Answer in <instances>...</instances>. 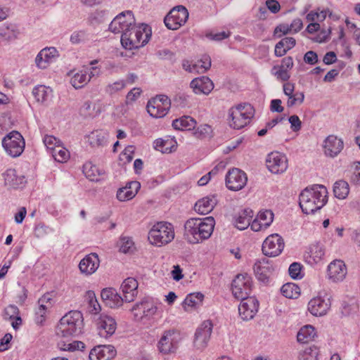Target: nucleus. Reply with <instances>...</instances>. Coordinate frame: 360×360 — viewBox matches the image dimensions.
<instances>
[{
    "instance_id": "nucleus-1",
    "label": "nucleus",
    "mask_w": 360,
    "mask_h": 360,
    "mask_svg": "<svg viewBox=\"0 0 360 360\" xmlns=\"http://www.w3.org/2000/svg\"><path fill=\"white\" fill-rule=\"evenodd\" d=\"M151 37L150 28L146 24H132L121 36V44L125 49H138L145 46Z\"/></svg>"
},
{
    "instance_id": "nucleus-2",
    "label": "nucleus",
    "mask_w": 360,
    "mask_h": 360,
    "mask_svg": "<svg viewBox=\"0 0 360 360\" xmlns=\"http://www.w3.org/2000/svg\"><path fill=\"white\" fill-rule=\"evenodd\" d=\"M83 327L84 319L81 311H70L60 319L56 333L63 337H76L82 333Z\"/></svg>"
},
{
    "instance_id": "nucleus-3",
    "label": "nucleus",
    "mask_w": 360,
    "mask_h": 360,
    "mask_svg": "<svg viewBox=\"0 0 360 360\" xmlns=\"http://www.w3.org/2000/svg\"><path fill=\"white\" fill-rule=\"evenodd\" d=\"M174 238L173 226L168 222H158L153 226L148 233V240L150 243L159 247L169 243Z\"/></svg>"
},
{
    "instance_id": "nucleus-4",
    "label": "nucleus",
    "mask_w": 360,
    "mask_h": 360,
    "mask_svg": "<svg viewBox=\"0 0 360 360\" xmlns=\"http://www.w3.org/2000/svg\"><path fill=\"white\" fill-rule=\"evenodd\" d=\"M25 145L22 136L17 131H12L2 139V146L6 153L13 158H17L22 153Z\"/></svg>"
},
{
    "instance_id": "nucleus-5",
    "label": "nucleus",
    "mask_w": 360,
    "mask_h": 360,
    "mask_svg": "<svg viewBox=\"0 0 360 360\" xmlns=\"http://www.w3.org/2000/svg\"><path fill=\"white\" fill-rule=\"evenodd\" d=\"M188 11L184 6L174 7L164 18L165 26L172 30H178L188 18Z\"/></svg>"
},
{
    "instance_id": "nucleus-6",
    "label": "nucleus",
    "mask_w": 360,
    "mask_h": 360,
    "mask_svg": "<svg viewBox=\"0 0 360 360\" xmlns=\"http://www.w3.org/2000/svg\"><path fill=\"white\" fill-rule=\"evenodd\" d=\"M135 18L131 11H125L118 14L109 25V30L115 34L127 31L134 24Z\"/></svg>"
},
{
    "instance_id": "nucleus-7",
    "label": "nucleus",
    "mask_w": 360,
    "mask_h": 360,
    "mask_svg": "<svg viewBox=\"0 0 360 360\" xmlns=\"http://www.w3.org/2000/svg\"><path fill=\"white\" fill-rule=\"evenodd\" d=\"M250 277L248 274L237 275L231 283L232 293L237 299L247 298L250 293Z\"/></svg>"
},
{
    "instance_id": "nucleus-8",
    "label": "nucleus",
    "mask_w": 360,
    "mask_h": 360,
    "mask_svg": "<svg viewBox=\"0 0 360 360\" xmlns=\"http://www.w3.org/2000/svg\"><path fill=\"white\" fill-rule=\"evenodd\" d=\"M285 246L283 238L278 233L269 236L262 244V252L268 257L279 255Z\"/></svg>"
},
{
    "instance_id": "nucleus-9",
    "label": "nucleus",
    "mask_w": 360,
    "mask_h": 360,
    "mask_svg": "<svg viewBox=\"0 0 360 360\" xmlns=\"http://www.w3.org/2000/svg\"><path fill=\"white\" fill-rule=\"evenodd\" d=\"M178 334L174 330L165 331L158 343V348L162 354H174L178 348Z\"/></svg>"
},
{
    "instance_id": "nucleus-10",
    "label": "nucleus",
    "mask_w": 360,
    "mask_h": 360,
    "mask_svg": "<svg viewBox=\"0 0 360 360\" xmlns=\"http://www.w3.org/2000/svg\"><path fill=\"white\" fill-rule=\"evenodd\" d=\"M247 181L246 174L238 168L229 170L225 178L226 187L234 191L242 189L246 185Z\"/></svg>"
},
{
    "instance_id": "nucleus-11",
    "label": "nucleus",
    "mask_w": 360,
    "mask_h": 360,
    "mask_svg": "<svg viewBox=\"0 0 360 360\" xmlns=\"http://www.w3.org/2000/svg\"><path fill=\"white\" fill-rule=\"evenodd\" d=\"M213 325L209 320L205 321L196 329L193 344L198 349H202L207 347L210 338Z\"/></svg>"
},
{
    "instance_id": "nucleus-12",
    "label": "nucleus",
    "mask_w": 360,
    "mask_h": 360,
    "mask_svg": "<svg viewBox=\"0 0 360 360\" xmlns=\"http://www.w3.org/2000/svg\"><path fill=\"white\" fill-rule=\"evenodd\" d=\"M266 167L274 174L284 172L288 168V159L286 156L278 152L270 153L266 160Z\"/></svg>"
},
{
    "instance_id": "nucleus-13",
    "label": "nucleus",
    "mask_w": 360,
    "mask_h": 360,
    "mask_svg": "<svg viewBox=\"0 0 360 360\" xmlns=\"http://www.w3.org/2000/svg\"><path fill=\"white\" fill-rule=\"evenodd\" d=\"M96 324L99 335L106 338L112 335L117 328L115 320L106 314H101L96 321Z\"/></svg>"
},
{
    "instance_id": "nucleus-14",
    "label": "nucleus",
    "mask_w": 360,
    "mask_h": 360,
    "mask_svg": "<svg viewBox=\"0 0 360 360\" xmlns=\"http://www.w3.org/2000/svg\"><path fill=\"white\" fill-rule=\"evenodd\" d=\"M299 205L302 212L306 214H314L317 210H321V206L318 205L316 200L309 191L308 187L304 188L300 194Z\"/></svg>"
},
{
    "instance_id": "nucleus-15",
    "label": "nucleus",
    "mask_w": 360,
    "mask_h": 360,
    "mask_svg": "<svg viewBox=\"0 0 360 360\" xmlns=\"http://www.w3.org/2000/svg\"><path fill=\"white\" fill-rule=\"evenodd\" d=\"M259 302L252 297L241 300L238 307V312L241 319L245 321L252 319L258 311Z\"/></svg>"
},
{
    "instance_id": "nucleus-16",
    "label": "nucleus",
    "mask_w": 360,
    "mask_h": 360,
    "mask_svg": "<svg viewBox=\"0 0 360 360\" xmlns=\"http://www.w3.org/2000/svg\"><path fill=\"white\" fill-rule=\"evenodd\" d=\"M101 297L105 306L115 309L122 305L124 297H122L116 289L105 288L101 290Z\"/></svg>"
},
{
    "instance_id": "nucleus-17",
    "label": "nucleus",
    "mask_w": 360,
    "mask_h": 360,
    "mask_svg": "<svg viewBox=\"0 0 360 360\" xmlns=\"http://www.w3.org/2000/svg\"><path fill=\"white\" fill-rule=\"evenodd\" d=\"M200 226L197 218H191L186 221L184 224V237L188 243L195 244L202 240L201 235L198 232Z\"/></svg>"
},
{
    "instance_id": "nucleus-18",
    "label": "nucleus",
    "mask_w": 360,
    "mask_h": 360,
    "mask_svg": "<svg viewBox=\"0 0 360 360\" xmlns=\"http://www.w3.org/2000/svg\"><path fill=\"white\" fill-rule=\"evenodd\" d=\"M58 57V51L55 47H46L37 55L35 63L39 68L45 69Z\"/></svg>"
},
{
    "instance_id": "nucleus-19",
    "label": "nucleus",
    "mask_w": 360,
    "mask_h": 360,
    "mask_svg": "<svg viewBox=\"0 0 360 360\" xmlns=\"http://www.w3.org/2000/svg\"><path fill=\"white\" fill-rule=\"evenodd\" d=\"M253 269L257 278L264 283L269 282V276L274 271L273 266L266 258L257 261L254 264Z\"/></svg>"
},
{
    "instance_id": "nucleus-20",
    "label": "nucleus",
    "mask_w": 360,
    "mask_h": 360,
    "mask_svg": "<svg viewBox=\"0 0 360 360\" xmlns=\"http://www.w3.org/2000/svg\"><path fill=\"white\" fill-rule=\"evenodd\" d=\"M131 311H135L136 318L150 319L156 313L157 307L152 302L143 300L134 304Z\"/></svg>"
},
{
    "instance_id": "nucleus-21",
    "label": "nucleus",
    "mask_w": 360,
    "mask_h": 360,
    "mask_svg": "<svg viewBox=\"0 0 360 360\" xmlns=\"http://www.w3.org/2000/svg\"><path fill=\"white\" fill-rule=\"evenodd\" d=\"M116 355L112 345H98L94 347L89 354V360H111Z\"/></svg>"
},
{
    "instance_id": "nucleus-22",
    "label": "nucleus",
    "mask_w": 360,
    "mask_h": 360,
    "mask_svg": "<svg viewBox=\"0 0 360 360\" xmlns=\"http://www.w3.org/2000/svg\"><path fill=\"white\" fill-rule=\"evenodd\" d=\"M190 87L196 94H209L214 88L212 81L206 76L193 79L190 83Z\"/></svg>"
},
{
    "instance_id": "nucleus-23",
    "label": "nucleus",
    "mask_w": 360,
    "mask_h": 360,
    "mask_svg": "<svg viewBox=\"0 0 360 360\" xmlns=\"http://www.w3.org/2000/svg\"><path fill=\"white\" fill-rule=\"evenodd\" d=\"M99 263L98 255L96 253H91L80 261L79 268L82 274L91 275L97 270Z\"/></svg>"
},
{
    "instance_id": "nucleus-24",
    "label": "nucleus",
    "mask_w": 360,
    "mask_h": 360,
    "mask_svg": "<svg viewBox=\"0 0 360 360\" xmlns=\"http://www.w3.org/2000/svg\"><path fill=\"white\" fill-rule=\"evenodd\" d=\"M343 141L336 136L329 135L324 141L325 154L334 158L337 156L343 148Z\"/></svg>"
},
{
    "instance_id": "nucleus-25",
    "label": "nucleus",
    "mask_w": 360,
    "mask_h": 360,
    "mask_svg": "<svg viewBox=\"0 0 360 360\" xmlns=\"http://www.w3.org/2000/svg\"><path fill=\"white\" fill-rule=\"evenodd\" d=\"M4 184L10 188L18 189L22 188L26 184L24 175H18L14 169H8L4 174Z\"/></svg>"
},
{
    "instance_id": "nucleus-26",
    "label": "nucleus",
    "mask_w": 360,
    "mask_h": 360,
    "mask_svg": "<svg viewBox=\"0 0 360 360\" xmlns=\"http://www.w3.org/2000/svg\"><path fill=\"white\" fill-rule=\"evenodd\" d=\"M330 307V302H326L320 297L311 299L308 303L309 311L315 316H324L326 314Z\"/></svg>"
},
{
    "instance_id": "nucleus-27",
    "label": "nucleus",
    "mask_w": 360,
    "mask_h": 360,
    "mask_svg": "<svg viewBox=\"0 0 360 360\" xmlns=\"http://www.w3.org/2000/svg\"><path fill=\"white\" fill-rule=\"evenodd\" d=\"M138 281L132 277L126 278L121 285V288L124 297V302H131L134 301L137 295Z\"/></svg>"
},
{
    "instance_id": "nucleus-28",
    "label": "nucleus",
    "mask_w": 360,
    "mask_h": 360,
    "mask_svg": "<svg viewBox=\"0 0 360 360\" xmlns=\"http://www.w3.org/2000/svg\"><path fill=\"white\" fill-rule=\"evenodd\" d=\"M346 274L345 264L341 260H334L328 266V275L334 281H342Z\"/></svg>"
},
{
    "instance_id": "nucleus-29",
    "label": "nucleus",
    "mask_w": 360,
    "mask_h": 360,
    "mask_svg": "<svg viewBox=\"0 0 360 360\" xmlns=\"http://www.w3.org/2000/svg\"><path fill=\"white\" fill-rule=\"evenodd\" d=\"M217 203L216 195L207 196L198 200L195 204L194 209L198 213L205 215L210 213L214 208Z\"/></svg>"
},
{
    "instance_id": "nucleus-30",
    "label": "nucleus",
    "mask_w": 360,
    "mask_h": 360,
    "mask_svg": "<svg viewBox=\"0 0 360 360\" xmlns=\"http://www.w3.org/2000/svg\"><path fill=\"white\" fill-rule=\"evenodd\" d=\"M146 108L148 114L155 118L165 117L170 109V108H167V106L160 104L157 99L153 98L148 101Z\"/></svg>"
},
{
    "instance_id": "nucleus-31",
    "label": "nucleus",
    "mask_w": 360,
    "mask_h": 360,
    "mask_svg": "<svg viewBox=\"0 0 360 360\" xmlns=\"http://www.w3.org/2000/svg\"><path fill=\"white\" fill-rule=\"evenodd\" d=\"M253 217V211L250 208H245L234 217L235 226L239 230H245L250 225Z\"/></svg>"
},
{
    "instance_id": "nucleus-32",
    "label": "nucleus",
    "mask_w": 360,
    "mask_h": 360,
    "mask_svg": "<svg viewBox=\"0 0 360 360\" xmlns=\"http://www.w3.org/2000/svg\"><path fill=\"white\" fill-rule=\"evenodd\" d=\"M156 150L162 153H171L176 150L177 143L174 139H157L153 142Z\"/></svg>"
},
{
    "instance_id": "nucleus-33",
    "label": "nucleus",
    "mask_w": 360,
    "mask_h": 360,
    "mask_svg": "<svg viewBox=\"0 0 360 360\" xmlns=\"http://www.w3.org/2000/svg\"><path fill=\"white\" fill-rule=\"evenodd\" d=\"M309 191L311 193L313 198L316 200L318 205L321 206V209L328 202V191L324 186L315 184L312 186L311 188H309Z\"/></svg>"
},
{
    "instance_id": "nucleus-34",
    "label": "nucleus",
    "mask_w": 360,
    "mask_h": 360,
    "mask_svg": "<svg viewBox=\"0 0 360 360\" xmlns=\"http://www.w3.org/2000/svg\"><path fill=\"white\" fill-rule=\"evenodd\" d=\"M296 44L295 38L289 37L283 38L275 46L274 53L277 57H282Z\"/></svg>"
},
{
    "instance_id": "nucleus-35",
    "label": "nucleus",
    "mask_w": 360,
    "mask_h": 360,
    "mask_svg": "<svg viewBox=\"0 0 360 360\" xmlns=\"http://www.w3.org/2000/svg\"><path fill=\"white\" fill-rule=\"evenodd\" d=\"M198 222L200 226L198 228L199 234L201 235L202 239L205 240L210 237L212 235L215 221L212 217H207L204 218L203 219H198Z\"/></svg>"
},
{
    "instance_id": "nucleus-36",
    "label": "nucleus",
    "mask_w": 360,
    "mask_h": 360,
    "mask_svg": "<svg viewBox=\"0 0 360 360\" xmlns=\"http://www.w3.org/2000/svg\"><path fill=\"white\" fill-rule=\"evenodd\" d=\"M195 125V120L190 116H183L172 122V127L176 130L190 131L194 129Z\"/></svg>"
},
{
    "instance_id": "nucleus-37",
    "label": "nucleus",
    "mask_w": 360,
    "mask_h": 360,
    "mask_svg": "<svg viewBox=\"0 0 360 360\" xmlns=\"http://www.w3.org/2000/svg\"><path fill=\"white\" fill-rule=\"evenodd\" d=\"M204 295L201 292H192L187 295L182 303L184 309L187 311L186 307L195 308L202 304Z\"/></svg>"
},
{
    "instance_id": "nucleus-38",
    "label": "nucleus",
    "mask_w": 360,
    "mask_h": 360,
    "mask_svg": "<svg viewBox=\"0 0 360 360\" xmlns=\"http://www.w3.org/2000/svg\"><path fill=\"white\" fill-rule=\"evenodd\" d=\"M333 193L335 197L338 199H345L349 193V186L344 180L337 181L334 184Z\"/></svg>"
},
{
    "instance_id": "nucleus-39",
    "label": "nucleus",
    "mask_w": 360,
    "mask_h": 360,
    "mask_svg": "<svg viewBox=\"0 0 360 360\" xmlns=\"http://www.w3.org/2000/svg\"><path fill=\"white\" fill-rule=\"evenodd\" d=\"M315 336V328L311 325H307L300 330L297 338L300 342H307L314 340Z\"/></svg>"
},
{
    "instance_id": "nucleus-40",
    "label": "nucleus",
    "mask_w": 360,
    "mask_h": 360,
    "mask_svg": "<svg viewBox=\"0 0 360 360\" xmlns=\"http://www.w3.org/2000/svg\"><path fill=\"white\" fill-rule=\"evenodd\" d=\"M229 111H233L239 116H246V117H253L255 115V109L250 103H240L236 108H231Z\"/></svg>"
},
{
    "instance_id": "nucleus-41",
    "label": "nucleus",
    "mask_w": 360,
    "mask_h": 360,
    "mask_svg": "<svg viewBox=\"0 0 360 360\" xmlns=\"http://www.w3.org/2000/svg\"><path fill=\"white\" fill-rule=\"evenodd\" d=\"M281 292L284 297L290 299L297 298L300 293V288L292 283L283 285L281 288Z\"/></svg>"
},
{
    "instance_id": "nucleus-42",
    "label": "nucleus",
    "mask_w": 360,
    "mask_h": 360,
    "mask_svg": "<svg viewBox=\"0 0 360 360\" xmlns=\"http://www.w3.org/2000/svg\"><path fill=\"white\" fill-rule=\"evenodd\" d=\"M229 115L232 121V122L230 123V127L237 129L244 127L249 122V120L252 118L246 117V116H239L238 115H236L233 111H229Z\"/></svg>"
},
{
    "instance_id": "nucleus-43",
    "label": "nucleus",
    "mask_w": 360,
    "mask_h": 360,
    "mask_svg": "<svg viewBox=\"0 0 360 360\" xmlns=\"http://www.w3.org/2000/svg\"><path fill=\"white\" fill-rule=\"evenodd\" d=\"M16 27L15 25H3L0 27V37L6 40L11 41L16 38Z\"/></svg>"
},
{
    "instance_id": "nucleus-44",
    "label": "nucleus",
    "mask_w": 360,
    "mask_h": 360,
    "mask_svg": "<svg viewBox=\"0 0 360 360\" xmlns=\"http://www.w3.org/2000/svg\"><path fill=\"white\" fill-rule=\"evenodd\" d=\"M91 77V75L87 76L86 72L76 73L71 78L70 82L75 89H80L89 82Z\"/></svg>"
},
{
    "instance_id": "nucleus-45",
    "label": "nucleus",
    "mask_w": 360,
    "mask_h": 360,
    "mask_svg": "<svg viewBox=\"0 0 360 360\" xmlns=\"http://www.w3.org/2000/svg\"><path fill=\"white\" fill-rule=\"evenodd\" d=\"M48 90L49 89L46 88L45 86L40 85L38 86H35L32 90V94L34 96L35 99L38 102H44L46 101L48 97Z\"/></svg>"
},
{
    "instance_id": "nucleus-46",
    "label": "nucleus",
    "mask_w": 360,
    "mask_h": 360,
    "mask_svg": "<svg viewBox=\"0 0 360 360\" xmlns=\"http://www.w3.org/2000/svg\"><path fill=\"white\" fill-rule=\"evenodd\" d=\"M212 129L211 126L208 124H202L197 128L194 132V135L198 139H207L212 136Z\"/></svg>"
},
{
    "instance_id": "nucleus-47",
    "label": "nucleus",
    "mask_w": 360,
    "mask_h": 360,
    "mask_svg": "<svg viewBox=\"0 0 360 360\" xmlns=\"http://www.w3.org/2000/svg\"><path fill=\"white\" fill-rule=\"evenodd\" d=\"M274 216V214L272 211L266 210L264 212H260L257 215V218L263 223L264 227L266 229L273 222Z\"/></svg>"
},
{
    "instance_id": "nucleus-48",
    "label": "nucleus",
    "mask_w": 360,
    "mask_h": 360,
    "mask_svg": "<svg viewBox=\"0 0 360 360\" xmlns=\"http://www.w3.org/2000/svg\"><path fill=\"white\" fill-rule=\"evenodd\" d=\"M89 34L85 30L74 32L70 36V41L72 44H79L89 40Z\"/></svg>"
},
{
    "instance_id": "nucleus-49",
    "label": "nucleus",
    "mask_w": 360,
    "mask_h": 360,
    "mask_svg": "<svg viewBox=\"0 0 360 360\" xmlns=\"http://www.w3.org/2000/svg\"><path fill=\"white\" fill-rule=\"evenodd\" d=\"M310 257L314 259V262H318L321 260L324 255V250L320 245H313L309 249Z\"/></svg>"
},
{
    "instance_id": "nucleus-50",
    "label": "nucleus",
    "mask_w": 360,
    "mask_h": 360,
    "mask_svg": "<svg viewBox=\"0 0 360 360\" xmlns=\"http://www.w3.org/2000/svg\"><path fill=\"white\" fill-rule=\"evenodd\" d=\"M87 169V165L84 166V173L86 176L92 181H98L99 179L97 176L101 175L99 169L96 166H91L90 168Z\"/></svg>"
},
{
    "instance_id": "nucleus-51",
    "label": "nucleus",
    "mask_w": 360,
    "mask_h": 360,
    "mask_svg": "<svg viewBox=\"0 0 360 360\" xmlns=\"http://www.w3.org/2000/svg\"><path fill=\"white\" fill-rule=\"evenodd\" d=\"M136 195L134 191L127 190V188H120L117 192V198L120 201H125L132 199Z\"/></svg>"
},
{
    "instance_id": "nucleus-52",
    "label": "nucleus",
    "mask_w": 360,
    "mask_h": 360,
    "mask_svg": "<svg viewBox=\"0 0 360 360\" xmlns=\"http://www.w3.org/2000/svg\"><path fill=\"white\" fill-rule=\"evenodd\" d=\"M271 73L283 82L288 81L290 77L288 71L279 65H274L271 70Z\"/></svg>"
},
{
    "instance_id": "nucleus-53",
    "label": "nucleus",
    "mask_w": 360,
    "mask_h": 360,
    "mask_svg": "<svg viewBox=\"0 0 360 360\" xmlns=\"http://www.w3.org/2000/svg\"><path fill=\"white\" fill-rule=\"evenodd\" d=\"M89 142L93 147L103 146L105 138L101 133L92 132L89 136Z\"/></svg>"
},
{
    "instance_id": "nucleus-54",
    "label": "nucleus",
    "mask_w": 360,
    "mask_h": 360,
    "mask_svg": "<svg viewBox=\"0 0 360 360\" xmlns=\"http://www.w3.org/2000/svg\"><path fill=\"white\" fill-rule=\"evenodd\" d=\"M302 266L300 263H292L288 269L289 275L292 279H300L302 278L301 275Z\"/></svg>"
},
{
    "instance_id": "nucleus-55",
    "label": "nucleus",
    "mask_w": 360,
    "mask_h": 360,
    "mask_svg": "<svg viewBox=\"0 0 360 360\" xmlns=\"http://www.w3.org/2000/svg\"><path fill=\"white\" fill-rule=\"evenodd\" d=\"M53 156L57 162H63L68 160L70 153L69 151L65 148L58 150L53 148Z\"/></svg>"
},
{
    "instance_id": "nucleus-56",
    "label": "nucleus",
    "mask_w": 360,
    "mask_h": 360,
    "mask_svg": "<svg viewBox=\"0 0 360 360\" xmlns=\"http://www.w3.org/2000/svg\"><path fill=\"white\" fill-rule=\"evenodd\" d=\"M330 34H331L330 28H329L328 30H321L319 34H317L316 37L311 38V39L314 42H316V43L326 42L330 39Z\"/></svg>"
},
{
    "instance_id": "nucleus-57",
    "label": "nucleus",
    "mask_w": 360,
    "mask_h": 360,
    "mask_svg": "<svg viewBox=\"0 0 360 360\" xmlns=\"http://www.w3.org/2000/svg\"><path fill=\"white\" fill-rule=\"evenodd\" d=\"M291 30L290 25L288 24H279L274 29V36L280 38L283 35L289 34Z\"/></svg>"
},
{
    "instance_id": "nucleus-58",
    "label": "nucleus",
    "mask_w": 360,
    "mask_h": 360,
    "mask_svg": "<svg viewBox=\"0 0 360 360\" xmlns=\"http://www.w3.org/2000/svg\"><path fill=\"white\" fill-rule=\"evenodd\" d=\"M288 122L290 124V128L294 132L299 131L302 127V122L299 117L296 115H291L288 117Z\"/></svg>"
},
{
    "instance_id": "nucleus-59",
    "label": "nucleus",
    "mask_w": 360,
    "mask_h": 360,
    "mask_svg": "<svg viewBox=\"0 0 360 360\" xmlns=\"http://www.w3.org/2000/svg\"><path fill=\"white\" fill-rule=\"evenodd\" d=\"M126 83L124 80L117 81L112 84H108L107 86V91L110 94H114L120 90L124 89Z\"/></svg>"
},
{
    "instance_id": "nucleus-60",
    "label": "nucleus",
    "mask_w": 360,
    "mask_h": 360,
    "mask_svg": "<svg viewBox=\"0 0 360 360\" xmlns=\"http://www.w3.org/2000/svg\"><path fill=\"white\" fill-rule=\"evenodd\" d=\"M19 309L14 304L8 305L4 310V314L9 319H13L15 317L19 316Z\"/></svg>"
},
{
    "instance_id": "nucleus-61",
    "label": "nucleus",
    "mask_w": 360,
    "mask_h": 360,
    "mask_svg": "<svg viewBox=\"0 0 360 360\" xmlns=\"http://www.w3.org/2000/svg\"><path fill=\"white\" fill-rule=\"evenodd\" d=\"M133 241L127 237H122L120 238V250L122 252L127 253L130 251L131 246L133 245Z\"/></svg>"
},
{
    "instance_id": "nucleus-62",
    "label": "nucleus",
    "mask_w": 360,
    "mask_h": 360,
    "mask_svg": "<svg viewBox=\"0 0 360 360\" xmlns=\"http://www.w3.org/2000/svg\"><path fill=\"white\" fill-rule=\"evenodd\" d=\"M159 58L163 60H169L172 62L176 60L175 54L169 49H165L158 51L157 53Z\"/></svg>"
},
{
    "instance_id": "nucleus-63",
    "label": "nucleus",
    "mask_w": 360,
    "mask_h": 360,
    "mask_svg": "<svg viewBox=\"0 0 360 360\" xmlns=\"http://www.w3.org/2000/svg\"><path fill=\"white\" fill-rule=\"evenodd\" d=\"M303 60L307 64L314 65L319 61L318 55L314 51H309L304 54Z\"/></svg>"
},
{
    "instance_id": "nucleus-64",
    "label": "nucleus",
    "mask_w": 360,
    "mask_h": 360,
    "mask_svg": "<svg viewBox=\"0 0 360 360\" xmlns=\"http://www.w3.org/2000/svg\"><path fill=\"white\" fill-rule=\"evenodd\" d=\"M266 6L267 8L272 13H277L281 9V5L279 2L276 0H267L266 1Z\"/></svg>"
}]
</instances>
